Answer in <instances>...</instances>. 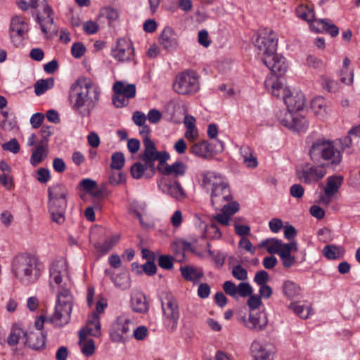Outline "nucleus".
Listing matches in <instances>:
<instances>
[{
	"mask_svg": "<svg viewBox=\"0 0 360 360\" xmlns=\"http://www.w3.org/2000/svg\"><path fill=\"white\" fill-rule=\"evenodd\" d=\"M162 190L177 200H181L186 197L184 188L180 183L176 180L165 181L162 185Z\"/></svg>",
	"mask_w": 360,
	"mask_h": 360,
	"instance_id": "22",
	"label": "nucleus"
},
{
	"mask_svg": "<svg viewBox=\"0 0 360 360\" xmlns=\"http://www.w3.org/2000/svg\"><path fill=\"white\" fill-rule=\"evenodd\" d=\"M100 91L90 79H78L70 89L69 98L75 113L86 117L90 115L99 100Z\"/></svg>",
	"mask_w": 360,
	"mask_h": 360,
	"instance_id": "3",
	"label": "nucleus"
},
{
	"mask_svg": "<svg viewBox=\"0 0 360 360\" xmlns=\"http://www.w3.org/2000/svg\"><path fill=\"white\" fill-rule=\"evenodd\" d=\"M241 321L248 328L257 331L263 330L268 324L267 315L264 311L250 312L248 319L241 317Z\"/></svg>",
	"mask_w": 360,
	"mask_h": 360,
	"instance_id": "15",
	"label": "nucleus"
},
{
	"mask_svg": "<svg viewBox=\"0 0 360 360\" xmlns=\"http://www.w3.org/2000/svg\"><path fill=\"white\" fill-rule=\"evenodd\" d=\"M100 15L106 18L110 22L119 18V12L117 9L110 6H106L100 10Z\"/></svg>",
	"mask_w": 360,
	"mask_h": 360,
	"instance_id": "47",
	"label": "nucleus"
},
{
	"mask_svg": "<svg viewBox=\"0 0 360 360\" xmlns=\"http://www.w3.org/2000/svg\"><path fill=\"white\" fill-rule=\"evenodd\" d=\"M79 345L82 353L86 356H91L95 352V342L91 338H88L87 335H79Z\"/></svg>",
	"mask_w": 360,
	"mask_h": 360,
	"instance_id": "33",
	"label": "nucleus"
},
{
	"mask_svg": "<svg viewBox=\"0 0 360 360\" xmlns=\"http://www.w3.org/2000/svg\"><path fill=\"white\" fill-rule=\"evenodd\" d=\"M278 41L277 34L268 28L259 30L252 38V43L255 45H277Z\"/></svg>",
	"mask_w": 360,
	"mask_h": 360,
	"instance_id": "20",
	"label": "nucleus"
},
{
	"mask_svg": "<svg viewBox=\"0 0 360 360\" xmlns=\"http://www.w3.org/2000/svg\"><path fill=\"white\" fill-rule=\"evenodd\" d=\"M26 336V342L30 347L33 349H40L45 345V335L39 330H30L25 333Z\"/></svg>",
	"mask_w": 360,
	"mask_h": 360,
	"instance_id": "24",
	"label": "nucleus"
},
{
	"mask_svg": "<svg viewBox=\"0 0 360 360\" xmlns=\"http://www.w3.org/2000/svg\"><path fill=\"white\" fill-rule=\"evenodd\" d=\"M221 212L226 213L229 217L234 214L239 210V205L234 202H228L226 205L221 206Z\"/></svg>",
	"mask_w": 360,
	"mask_h": 360,
	"instance_id": "60",
	"label": "nucleus"
},
{
	"mask_svg": "<svg viewBox=\"0 0 360 360\" xmlns=\"http://www.w3.org/2000/svg\"><path fill=\"white\" fill-rule=\"evenodd\" d=\"M162 296L161 305L163 313V324L169 332H174L177 328L180 317L179 305L170 292L162 293Z\"/></svg>",
	"mask_w": 360,
	"mask_h": 360,
	"instance_id": "6",
	"label": "nucleus"
},
{
	"mask_svg": "<svg viewBox=\"0 0 360 360\" xmlns=\"http://www.w3.org/2000/svg\"><path fill=\"white\" fill-rule=\"evenodd\" d=\"M25 335V333L19 328H13L8 337L7 338V342L10 346L16 345L19 339L22 335Z\"/></svg>",
	"mask_w": 360,
	"mask_h": 360,
	"instance_id": "49",
	"label": "nucleus"
},
{
	"mask_svg": "<svg viewBox=\"0 0 360 360\" xmlns=\"http://www.w3.org/2000/svg\"><path fill=\"white\" fill-rule=\"evenodd\" d=\"M3 119L0 121V126L3 130L11 131L16 124L15 121L8 116V113L6 111L1 112Z\"/></svg>",
	"mask_w": 360,
	"mask_h": 360,
	"instance_id": "48",
	"label": "nucleus"
},
{
	"mask_svg": "<svg viewBox=\"0 0 360 360\" xmlns=\"http://www.w3.org/2000/svg\"><path fill=\"white\" fill-rule=\"evenodd\" d=\"M233 276L238 281H245L248 279V271L241 265L238 264L233 267Z\"/></svg>",
	"mask_w": 360,
	"mask_h": 360,
	"instance_id": "53",
	"label": "nucleus"
},
{
	"mask_svg": "<svg viewBox=\"0 0 360 360\" xmlns=\"http://www.w3.org/2000/svg\"><path fill=\"white\" fill-rule=\"evenodd\" d=\"M49 212L51 216V220L58 224L65 221V212L67 207V200L58 198H49Z\"/></svg>",
	"mask_w": 360,
	"mask_h": 360,
	"instance_id": "16",
	"label": "nucleus"
},
{
	"mask_svg": "<svg viewBox=\"0 0 360 360\" xmlns=\"http://www.w3.org/2000/svg\"><path fill=\"white\" fill-rule=\"evenodd\" d=\"M343 182V177L340 175H333L327 178L324 193L327 195H335Z\"/></svg>",
	"mask_w": 360,
	"mask_h": 360,
	"instance_id": "28",
	"label": "nucleus"
},
{
	"mask_svg": "<svg viewBox=\"0 0 360 360\" xmlns=\"http://www.w3.org/2000/svg\"><path fill=\"white\" fill-rule=\"evenodd\" d=\"M130 320L125 316H119L112 324L110 330V336L112 342H122L125 340V335L129 332Z\"/></svg>",
	"mask_w": 360,
	"mask_h": 360,
	"instance_id": "12",
	"label": "nucleus"
},
{
	"mask_svg": "<svg viewBox=\"0 0 360 360\" xmlns=\"http://www.w3.org/2000/svg\"><path fill=\"white\" fill-rule=\"evenodd\" d=\"M194 155L204 159L210 156V145L207 141L194 143L190 149Z\"/></svg>",
	"mask_w": 360,
	"mask_h": 360,
	"instance_id": "36",
	"label": "nucleus"
},
{
	"mask_svg": "<svg viewBox=\"0 0 360 360\" xmlns=\"http://www.w3.org/2000/svg\"><path fill=\"white\" fill-rule=\"evenodd\" d=\"M309 27L315 32L329 33L332 37H336L339 34L338 27L330 22L329 19H316L314 17L309 22Z\"/></svg>",
	"mask_w": 360,
	"mask_h": 360,
	"instance_id": "19",
	"label": "nucleus"
},
{
	"mask_svg": "<svg viewBox=\"0 0 360 360\" xmlns=\"http://www.w3.org/2000/svg\"><path fill=\"white\" fill-rule=\"evenodd\" d=\"M263 52L262 61L272 72L283 75L287 70L285 59L277 52V46H259Z\"/></svg>",
	"mask_w": 360,
	"mask_h": 360,
	"instance_id": "9",
	"label": "nucleus"
},
{
	"mask_svg": "<svg viewBox=\"0 0 360 360\" xmlns=\"http://www.w3.org/2000/svg\"><path fill=\"white\" fill-rule=\"evenodd\" d=\"M293 112L290 111H283L280 112V114L277 115L278 120L279 122L285 127L289 129L290 124H292L294 116L292 115Z\"/></svg>",
	"mask_w": 360,
	"mask_h": 360,
	"instance_id": "52",
	"label": "nucleus"
},
{
	"mask_svg": "<svg viewBox=\"0 0 360 360\" xmlns=\"http://www.w3.org/2000/svg\"><path fill=\"white\" fill-rule=\"evenodd\" d=\"M297 316L302 319H307L311 313V306L301 304L300 302L291 303L289 306Z\"/></svg>",
	"mask_w": 360,
	"mask_h": 360,
	"instance_id": "44",
	"label": "nucleus"
},
{
	"mask_svg": "<svg viewBox=\"0 0 360 360\" xmlns=\"http://www.w3.org/2000/svg\"><path fill=\"white\" fill-rule=\"evenodd\" d=\"M278 255L280 256L282 264L285 268L288 269L294 265L295 258L294 256L291 255L290 253H288V251H282Z\"/></svg>",
	"mask_w": 360,
	"mask_h": 360,
	"instance_id": "54",
	"label": "nucleus"
},
{
	"mask_svg": "<svg viewBox=\"0 0 360 360\" xmlns=\"http://www.w3.org/2000/svg\"><path fill=\"white\" fill-rule=\"evenodd\" d=\"M143 146L144 150L140 158L150 167L151 171L150 174H155L156 172L155 162L158 161V165H161L169 158V155L165 151H158L154 142L149 137L144 138Z\"/></svg>",
	"mask_w": 360,
	"mask_h": 360,
	"instance_id": "8",
	"label": "nucleus"
},
{
	"mask_svg": "<svg viewBox=\"0 0 360 360\" xmlns=\"http://www.w3.org/2000/svg\"><path fill=\"white\" fill-rule=\"evenodd\" d=\"M187 166L180 161H176L172 165L165 162L161 165H158L157 169L163 175L172 176L175 178L183 176L186 172Z\"/></svg>",
	"mask_w": 360,
	"mask_h": 360,
	"instance_id": "21",
	"label": "nucleus"
},
{
	"mask_svg": "<svg viewBox=\"0 0 360 360\" xmlns=\"http://www.w3.org/2000/svg\"><path fill=\"white\" fill-rule=\"evenodd\" d=\"M53 86L54 79L52 77L46 79H39L34 85V93L37 96H41L44 94L47 90L53 88Z\"/></svg>",
	"mask_w": 360,
	"mask_h": 360,
	"instance_id": "39",
	"label": "nucleus"
},
{
	"mask_svg": "<svg viewBox=\"0 0 360 360\" xmlns=\"http://www.w3.org/2000/svg\"><path fill=\"white\" fill-rule=\"evenodd\" d=\"M48 155V150L44 141H41L33 150L31 158L30 163L32 166H37L40 164L43 159Z\"/></svg>",
	"mask_w": 360,
	"mask_h": 360,
	"instance_id": "32",
	"label": "nucleus"
},
{
	"mask_svg": "<svg viewBox=\"0 0 360 360\" xmlns=\"http://www.w3.org/2000/svg\"><path fill=\"white\" fill-rule=\"evenodd\" d=\"M111 54L119 61H126L133 56L134 49L133 46H114L112 49Z\"/></svg>",
	"mask_w": 360,
	"mask_h": 360,
	"instance_id": "31",
	"label": "nucleus"
},
{
	"mask_svg": "<svg viewBox=\"0 0 360 360\" xmlns=\"http://www.w3.org/2000/svg\"><path fill=\"white\" fill-rule=\"evenodd\" d=\"M323 255L329 259H339L342 256L340 247L335 245H328L323 249Z\"/></svg>",
	"mask_w": 360,
	"mask_h": 360,
	"instance_id": "46",
	"label": "nucleus"
},
{
	"mask_svg": "<svg viewBox=\"0 0 360 360\" xmlns=\"http://www.w3.org/2000/svg\"><path fill=\"white\" fill-rule=\"evenodd\" d=\"M222 287L226 294L234 298H238V296L246 297L252 293V288L248 283L242 282L236 285L233 282L227 281Z\"/></svg>",
	"mask_w": 360,
	"mask_h": 360,
	"instance_id": "17",
	"label": "nucleus"
},
{
	"mask_svg": "<svg viewBox=\"0 0 360 360\" xmlns=\"http://www.w3.org/2000/svg\"><path fill=\"white\" fill-rule=\"evenodd\" d=\"M277 73L271 72L267 75L264 82L266 89L275 97H283L285 90L289 88L284 86V79L282 75Z\"/></svg>",
	"mask_w": 360,
	"mask_h": 360,
	"instance_id": "13",
	"label": "nucleus"
},
{
	"mask_svg": "<svg viewBox=\"0 0 360 360\" xmlns=\"http://www.w3.org/2000/svg\"><path fill=\"white\" fill-rule=\"evenodd\" d=\"M350 60L345 58L343 60V66L340 72V81L347 85L352 84L354 80L353 70L349 69Z\"/></svg>",
	"mask_w": 360,
	"mask_h": 360,
	"instance_id": "35",
	"label": "nucleus"
},
{
	"mask_svg": "<svg viewBox=\"0 0 360 360\" xmlns=\"http://www.w3.org/2000/svg\"><path fill=\"white\" fill-rule=\"evenodd\" d=\"M119 240L120 236L118 235H115L107 238L100 245V250L103 253L108 252L114 247V245L119 241Z\"/></svg>",
	"mask_w": 360,
	"mask_h": 360,
	"instance_id": "50",
	"label": "nucleus"
},
{
	"mask_svg": "<svg viewBox=\"0 0 360 360\" xmlns=\"http://www.w3.org/2000/svg\"><path fill=\"white\" fill-rule=\"evenodd\" d=\"M309 127V122L304 116L297 115L294 116L292 124L289 129L295 131H304Z\"/></svg>",
	"mask_w": 360,
	"mask_h": 360,
	"instance_id": "42",
	"label": "nucleus"
},
{
	"mask_svg": "<svg viewBox=\"0 0 360 360\" xmlns=\"http://www.w3.org/2000/svg\"><path fill=\"white\" fill-rule=\"evenodd\" d=\"M67 188L60 184H56L48 188V197L49 198H58L60 200H66L68 195Z\"/></svg>",
	"mask_w": 360,
	"mask_h": 360,
	"instance_id": "38",
	"label": "nucleus"
},
{
	"mask_svg": "<svg viewBox=\"0 0 360 360\" xmlns=\"http://www.w3.org/2000/svg\"><path fill=\"white\" fill-rule=\"evenodd\" d=\"M49 286L57 291L55 311L50 321L57 327H63L70 320L73 305V296L68 262L64 258L53 261L49 268Z\"/></svg>",
	"mask_w": 360,
	"mask_h": 360,
	"instance_id": "2",
	"label": "nucleus"
},
{
	"mask_svg": "<svg viewBox=\"0 0 360 360\" xmlns=\"http://www.w3.org/2000/svg\"><path fill=\"white\" fill-rule=\"evenodd\" d=\"M263 52L262 61L272 72L283 75L287 70L285 59L277 52V46H259Z\"/></svg>",
	"mask_w": 360,
	"mask_h": 360,
	"instance_id": "10",
	"label": "nucleus"
},
{
	"mask_svg": "<svg viewBox=\"0 0 360 360\" xmlns=\"http://www.w3.org/2000/svg\"><path fill=\"white\" fill-rule=\"evenodd\" d=\"M146 115L141 111H135L132 115V120L137 126H143L146 121Z\"/></svg>",
	"mask_w": 360,
	"mask_h": 360,
	"instance_id": "62",
	"label": "nucleus"
},
{
	"mask_svg": "<svg viewBox=\"0 0 360 360\" xmlns=\"http://www.w3.org/2000/svg\"><path fill=\"white\" fill-rule=\"evenodd\" d=\"M283 94V101L290 112L302 110L305 105L304 94L299 91H291L290 89L285 90Z\"/></svg>",
	"mask_w": 360,
	"mask_h": 360,
	"instance_id": "14",
	"label": "nucleus"
},
{
	"mask_svg": "<svg viewBox=\"0 0 360 360\" xmlns=\"http://www.w3.org/2000/svg\"><path fill=\"white\" fill-rule=\"evenodd\" d=\"M43 13L37 15V20L40 25L42 32L48 37V34L55 31V25H53V12L51 7L44 5Z\"/></svg>",
	"mask_w": 360,
	"mask_h": 360,
	"instance_id": "18",
	"label": "nucleus"
},
{
	"mask_svg": "<svg viewBox=\"0 0 360 360\" xmlns=\"http://www.w3.org/2000/svg\"><path fill=\"white\" fill-rule=\"evenodd\" d=\"M81 186L87 192L90 193L97 188L95 181L90 179H84L80 182Z\"/></svg>",
	"mask_w": 360,
	"mask_h": 360,
	"instance_id": "64",
	"label": "nucleus"
},
{
	"mask_svg": "<svg viewBox=\"0 0 360 360\" xmlns=\"http://www.w3.org/2000/svg\"><path fill=\"white\" fill-rule=\"evenodd\" d=\"M115 93L122 94L127 98H134L136 96V86L134 84H125L122 82H117L113 85Z\"/></svg>",
	"mask_w": 360,
	"mask_h": 360,
	"instance_id": "34",
	"label": "nucleus"
},
{
	"mask_svg": "<svg viewBox=\"0 0 360 360\" xmlns=\"http://www.w3.org/2000/svg\"><path fill=\"white\" fill-rule=\"evenodd\" d=\"M158 265L165 269H170L173 267V258L168 255H161L158 259Z\"/></svg>",
	"mask_w": 360,
	"mask_h": 360,
	"instance_id": "58",
	"label": "nucleus"
},
{
	"mask_svg": "<svg viewBox=\"0 0 360 360\" xmlns=\"http://www.w3.org/2000/svg\"><path fill=\"white\" fill-rule=\"evenodd\" d=\"M181 275L187 281H198L202 276V272L193 267H181Z\"/></svg>",
	"mask_w": 360,
	"mask_h": 360,
	"instance_id": "43",
	"label": "nucleus"
},
{
	"mask_svg": "<svg viewBox=\"0 0 360 360\" xmlns=\"http://www.w3.org/2000/svg\"><path fill=\"white\" fill-rule=\"evenodd\" d=\"M177 34L170 27H165L162 31L159 41L162 44L175 45L178 43Z\"/></svg>",
	"mask_w": 360,
	"mask_h": 360,
	"instance_id": "37",
	"label": "nucleus"
},
{
	"mask_svg": "<svg viewBox=\"0 0 360 360\" xmlns=\"http://www.w3.org/2000/svg\"><path fill=\"white\" fill-rule=\"evenodd\" d=\"M29 30V24L22 16L14 15L11 18L9 35L13 43L20 44L28 39Z\"/></svg>",
	"mask_w": 360,
	"mask_h": 360,
	"instance_id": "11",
	"label": "nucleus"
},
{
	"mask_svg": "<svg viewBox=\"0 0 360 360\" xmlns=\"http://www.w3.org/2000/svg\"><path fill=\"white\" fill-rule=\"evenodd\" d=\"M51 179L50 172L46 168H39L37 171V179L41 184L48 182Z\"/></svg>",
	"mask_w": 360,
	"mask_h": 360,
	"instance_id": "57",
	"label": "nucleus"
},
{
	"mask_svg": "<svg viewBox=\"0 0 360 360\" xmlns=\"http://www.w3.org/2000/svg\"><path fill=\"white\" fill-rule=\"evenodd\" d=\"M111 281L114 285L122 289L126 290L130 287V277L127 272H123L115 276H111Z\"/></svg>",
	"mask_w": 360,
	"mask_h": 360,
	"instance_id": "41",
	"label": "nucleus"
},
{
	"mask_svg": "<svg viewBox=\"0 0 360 360\" xmlns=\"http://www.w3.org/2000/svg\"><path fill=\"white\" fill-rule=\"evenodd\" d=\"M12 271L15 276L25 285L34 283L41 274L38 259L27 254L18 255L14 258Z\"/></svg>",
	"mask_w": 360,
	"mask_h": 360,
	"instance_id": "5",
	"label": "nucleus"
},
{
	"mask_svg": "<svg viewBox=\"0 0 360 360\" xmlns=\"http://www.w3.org/2000/svg\"><path fill=\"white\" fill-rule=\"evenodd\" d=\"M304 189L300 184H293L290 188V195L296 198H301L304 195Z\"/></svg>",
	"mask_w": 360,
	"mask_h": 360,
	"instance_id": "63",
	"label": "nucleus"
},
{
	"mask_svg": "<svg viewBox=\"0 0 360 360\" xmlns=\"http://www.w3.org/2000/svg\"><path fill=\"white\" fill-rule=\"evenodd\" d=\"M202 186L211 191V204L215 210H219L223 204L232 199L231 193L227 180L221 174L205 171L201 174Z\"/></svg>",
	"mask_w": 360,
	"mask_h": 360,
	"instance_id": "4",
	"label": "nucleus"
},
{
	"mask_svg": "<svg viewBox=\"0 0 360 360\" xmlns=\"http://www.w3.org/2000/svg\"><path fill=\"white\" fill-rule=\"evenodd\" d=\"M150 167L146 163L136 162L131 167V174L135 179H140L143 177L150 179L154 176V174H150Z\"/></svg>",
	"mask_w": 360,
	"mask_h": 360,
	"instance_id": "29",
	"label": "nucleus"
},
{
	"mask_svg": "<svg viewBox=\"0 0 360 360\" xmlns=\"http://www.w3.org/2000/svg\"><path fill=\"white\" fill-rule=\"evenodd\" d=\"M269 274L264 270L259 271L256 273L254 281L259 286L266 285V283L269 281Z\"/></svg>",
	"mask_w": 360,
	"mask_h": 360,
	"instance_id": "59",
	"label": "nucleus"
},
{
	"mask_svg": "<svg viewBox=\"0 0 360 360\" xmlns=\"http://www.w3.org/2000/svg\"><path fill=\"white\" fill-rule=\"evenodd\" d=\"M112 162L110 167L112 169L120 170L122 169L124 164V156L120 152H116L112 155Z\"/></svg>",
	"mask_w": 360,
	"mask_h": 360,
	"instance_id": "51",
	"label": "nucleus"
},
{
	"mask_svg": "<svg viewBox=\"0 0 360 360\" xmlns=\"http://www.w3.org/2000/svg\"><path fill=\"white\" fill-rule=\"evenodd\" d=\"M82 28L86 33L92 34L98 31V25L93 20H88L82 23Z\"/></svg>",
	"mask_w": 360,
	"mask_h": 360,
	"instance_id": "61",
	"label": "nucleus"
},
{
	"mask_svg": "<svg viewBox=\"0 0 360 360\" xmlns=\"http://www.w3.org/2000/svg\"><path fill=\"white\" fill-rule=\"evenodd\" d=\"M198 74L191 70H186L179 73L173 84L175 92L181 95H193L200 87Z\"/></svg>",
	"mask_w": 360,
	"mask_h": 360,
	"instance_id": "7",
	"label": "nucleus"
},
{
	"mask_svg": "<svg viewBox=\"0 0 360 360\" xmlns=\"http://www.w3.org/2000/svg\"><path fill=\"white\" fill-rule=\"evenodd\" d=\"M347 146L351 142L349 137L342 140L332 141L324 137L316 139L309 148L311 160L314 163L306 164L296 172L298 179L307 184L316 183L321 180L327 174V168L336 169L342 160L343 148H340L342 141Z\"/></svg>",
	"mask_w": 360,
	"mask_h": 360,
	"instance_id": "1",
	"label": "nucleus"
},
{
	"mask_svg": "<svg viewBox=\"0 0 360 360\" xmlns=\"http://www.w3.org/2000/svg\"><path fill=\"white\" fill-rule=\"evenodd\" d=\"M101 333L100 317L97 314L92 313L86 322V326L79 330V335L98 337Z\"/></svg>",
	"mask_w": 360,
	"mask_h": 360,
	"instance_id": "23",
	"label": "nucleus"
},
{
	"mask_svg": "<svg viewBox=\"0 0 360 360\" xmlns=\"http://www.w3.org/2000/svg\"><path fill=\"white\" fill-rule=\"evenodd\" d=\"M131 307L135 312H147L149 309V304L145 295L141 292H134L131 297Z\"/></svg>",
	"mask_w": 360,
	"mask_h": 360,
	"instance_id": "25",
	"label": "nucleus"
},
{
	"mask_svg": "<svg viewBox=\"0 0 360 360\" xmlns=\"http://www.w3.org/2000/svg\"><path fill=\"white\" fill-rule=\"evenodd\" d=\"M283 291L287 297L292 299L300 294L301 288L293 281H285L283 284Z\"/></svg>",
	"mask_w": 360,
	"mask_h": 360,
	"instance_id": "40",
	"label": "nucleus"
},
{
	"mask_svg": "<svg viewBox=\"0 0 360 360\" xmlns=\"http://www.w3.org/2000/svg\"><path fill=\"white\" fill-rule=\"evenodd\" d=\"M328 108L326 101L321 96L315 97L311 101V108L314 114L320 118L327 115Z\"/></svg>",
	"mask_w": 360,
	"mask_h": 360,
	"instance_id": "27",
	"label": "nucleus"
},
{
	"mask_svg": "<svg viewBox=\"0 0 360 360\" xmlns=\"http://www.w3.org/2000/svg\"><path fill=\"white\" fill-rule=\"evenodd\" d=\"M297 15L309 22L315 17V13L312 8L307 5H300L296 8Z\"/></svg>",
	"mask_w": 360,
	"mask_h": 360,
	"instance_id": "45",
	"label": "nucleus"
},
{
	"mask_svg": "<svg viewBox=\"0 0 360 360\" xmlns=\"http://www.w3.org/2000/svg\"><path fill=\"white\" fill-rule=\"evenodd\" d=\"M129 98H127V96L122 95V94L115 93L112 101L117 108H122L128 104Z\"/></svg>",
	"mask_w": 360,
	"mask_h": 360,
	"instance_id": "56",
	"label": "nucleus"
},
{
	"mask_svg": "<svg viewBox=\"0 0 360 360\" xmlns=\"http://www.w3.org/2000/svg\"><path fill=\"white\" fill-rule=\"evenodd\" d=\"M4 150L10 151L13 153H18L20 150V145L16 139H13L2 145Z\"/></svg>",
	"mask_w": 360,
	"mask_h": 360,
	"instance_id": "55",
	"label": "nucleus"
},
{
	"mask_svg": "<svg viewBox=\"0 0 360 360\" xmlns=\"http://www.w3.org/2000/svg\"><path fill=\"white\" fill-rule=\"evenodd\" d=\"M258 246L260 248H265L270 254L276 253L279 255L283 251L282 241L276 238H269L262 240Z\"/></svg>",
	"mask_w": 360,
	"mask_h": 360,
	"instance_id": "30",
	"label": "nucleus"
},
{
	"mask_svg": "<svg viewBox=\"0 0 360 360\" xmlns=\"http://www.w3.org/2000/svg\"><path fill=\"white\" fill-rule=\"evenodd\" d=\"M251 352L255 360H272L269 350L258 341H254L252 343Z\"/></svg>",
	"mask_w": 360,
	"mask_h": 360,
	"instance_id": "26",
	"label": "nucleus"
}]
</instances>
